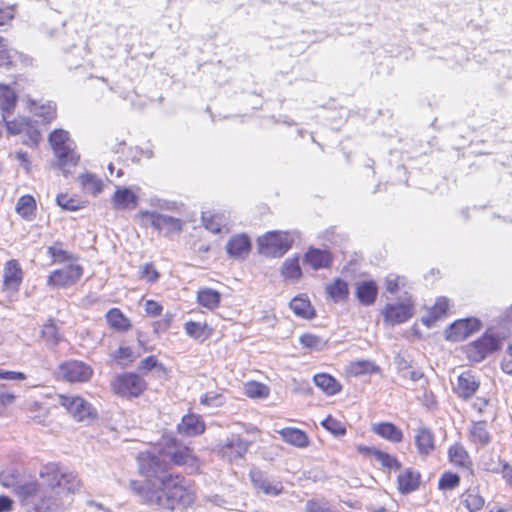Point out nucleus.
I'll return each mask as SVG.
<instances>
[{
	"instance_id": "nucleus-44",
	"label": "nucleus",
	"mask_w": 512,
	"mask_h": 512,
	"mask_svg": "<svg viewBox=\"0 0 512 512\" xmlns=\"http://www.w3.org/2000/svg\"><path fill=\"white\" fill-rule=\"evenodd\" d=\"M80 181L83 186V188L93 194L97 195L102 192L103 190V183L102 181L96 177V175L92 173H85L80 176Z\"/></svg>"
},
{
	"instance_id": "nucleus-3",
	"label": "nucleus",
	"mask_w": 512,
	"mask_h": 512,
	"mask_svg": "<svg viewBox=\"0 0 512 512\" xmlns=\"http://www.w3.org/2000/svg\"><path fill=\"white\" fill-rule=\"evenodd\" d=\"M40 477L44 479L56 494L75 493L80 488L77 474L63 468L59 463H48L40 470Z\"/></svg>"
},
{
	"instance_id": "nucleus-12",
	"label": "nucleus",
	"mask_w": 512,
	"mask_h": 512,
	"mask_svg": "<svg viewBox=\"0 0 512 512\" xmlns=\"http://www.w3.org/2000/svg\"><path fill=\"white\" fill-rule=\"evenodd\" d=\"M141 215L150 218V224L154 229L159 232L166 230V235L182 231L183 222L179 218L149 210L141 211Z\"/></svg>"
},
{
	"instance_id": "nucleus-43",
	"label": "nucleus",
	"mask_w": 512,
	"mask_h": 512,
	"mask_svg": "<svg viewBox=\"0 0 512 512\" xmlns=\"http://www.w3.org/2000/svg\"><path fill=\"white\" fill-rule=\"evenodd\" d=\"M39 491V484L37 481L19 482L14 489V492L21 498L22 501H27L31 497L37 495Z\"/></svg>"
},
{
	"instance_id": "nucleus-9",
	"label": "nucleus",
	"mask_w": 512,
	"mask_h": 512,
	"mask_svg": "<svg viewBox=\"0 0 512 512\" xmlns=\"http://www.w3.org/2000/svg\"><path fill=\"white\" fill-rule=\"evenodd\" d=\"M483 327L481 319L466 317L453 321L445 330V339L451 342H461L479 332Z\"/></svg>"
},
{
	"instance_id": "nucleus-37",
	"label": "nucleus",
	"mask_w": 512,
	"mask_h": 512,
	"mask_svg": "<svg viewBox=\"0 0 512 512\" xmlns=\"http://www.w3.org/2000/svg\"><path fill=\"white\" fill-rule=\"evenodd\" d=\"M186 334L198 341H205L211 332V328L206 323H200L196 321H188L184 325Z\"/></svg>"
},
{
	"instance_id": "nucleus-21",
	"label": "nucleus",
	"mask_w": 512,
	"mask_h": 512,
	"mask_svg": "<svg viewBox=\"0 0 512 512\" xmlns=\"http://www.w3.org/2000/svg\"><path fill=\"white\" fill-rule=\"evenodd\" d=\"M420 483L421 474L413 468H406L397 477V488L402 495H408L416 491Z\"/></svg>"
},
{
	"instance_id": "nucleus-15",
	"label": "nucleus",
	"mask_w": 512,
	"mask_h": 512,
	"mask_svg": "<svg viewBox=\"0 0 512 512\" xmlns=\"http://www.w3.org/2000/svg\"><path fill=\"white\" fill-rule=\"evenodd\" d=\"M225 250L230 258L244 260L252 250L251 238L246 233L233 235L227 241Z\"/></svg>"
},
{
	"instance_id": "nucleus-55",
	"label": "nucleus",
	"mask_w": 512,
	"mask_h": 512,
	"mask_svg": "<svg viewBox=\"0 0 512 512\" xmlns=\"http://www.w3.org/2000/svg\"><path fill=\"white\" fill-rule=\"evenodd\" d=\"M2 120L5 123L7 132L10 135H18V134L22 133L24 127L28 126V124H29V119H26V118L14 119V120H8V118H7V119H2Z\"/></svg>"
},
{
	"instance_id": "nucleus-61",
	"label": "nucleus",
	"mask_w": 512,
	"mask_h": 512,
	"mask_svg": "<svg viewBox=\"0 0 512 512\" xmlns=\"http://www.w3.org/2000/svg\"><path fill=\"white\" fill-rule=\"evenodd\" d=\"M26 378L27 376L23 372L0 369V380L23 381Z\"/></svg>"
},
{
	"instance_id": "nucleus-60",
	"label": "nucleus",
	"mask_w": 512,
	"mask_h": 512,
	"mask_svg": "<svg viewBox=\"0 0 512 512\" xmlns=\"http://www.w3.org/2000/svg\"><path fill=\"white\" fill-rule=\"evenodd\" d=\"M449 309L448 299L445 297H440L436 300L433 307L430 309L435 315H438L440 319L443 315L447 313Z\"/></svg>"
},
{
	"instance_id": "nucleus-46",
	"label": "nucleus",
	"mask_w": 512,
	"mask_h": 512,
	"mask_svg": "<svg viewBox=\"0 0 512 512\" xmlns=\"http://www.w3.org/2000/svg\"><path fill=\"white\" fill-rule=\"evenodd\" d=\"M460 476L451 471H445L438 481V489L441 491H451L459 486Z\"/></svg>"
},
{
	"instance_id": "nucleus-11",
	"label": "nucleus",
	"mask_w": 512,
	"mask_h": 512,
	"mask_svg": "<svg viewBox=\"0 0 512 512\" xmlns=\"http://www.w3.org/2000/svg\"><path fill=\"white\" fill-rule=\"evenodd\" d=\"M92 373L89 365L78 360L65 361L58 367V375L68 382H86L91 378Z\"/></svg>"
},
{
	"instance_id": "nucleus-59",
	"label": "nucleus",
	"mask_w": 512,
	"mask_h": 512,
	"mask_svg": "<svg viewBox=\"0 0 512 512\" xmlns=\"http://www.w3.org/2000/svg\"><path fill=\"white\" fill-rule=\"evenodd\" d=\"M0 483L6 488L15 489L19 481L14 472L3 471L0 473Z\"/></svg>"
},
{
	"instance_id": "nucleus-8",
	"label": "nucleus",
	"mask_w": 512,
	"mask_h": 512,
	"mask_svg": "<svg viewBox=\"0 0 512 512\" xmlns=\"http://www.w3.org/2000/svg\"><path fill=\"white\" fill-rule=\"evenodd\" d=\"M59 403L78 422H89L97 417L96 409L80 396L60 395Z\"/></svg>"
},
{
	"instance_id": "nucleus-17",
	"label": "nucleus",
	"mask_w": 512,
	"mask_h": 512,
	"mask_svg": "<svg viewBox=\"0 0 512 512\" xmlns=\"http://www.w3.org/2000/svg\"><path fill=\"white\" fill-rule=\"evenodd\" d=\"M249 477L254 488L262 491L265 495L278 496L284 491V487L281 482L269 480L267 475L258 468L251 469Z\"/></svg>"
},
{
	"instance_id": "nucleus-25",
	"label": "nucleus",
	"mask_w": 512,
	"mask_h": 512,
	"mask_svg": "<svg viewBox=\"0 0 512 512\" xmlns=\"http://www.w3.org/2000/svg\"><path fill=\"white\" fill-rule=\"evenodd\" d=\"M17 103V92L10 85L0 83V111L2 119H7L13 114Z\"/></svg>"
},
{
	"instance_id": "nucleus-39",
	"label": "nucleus",
	"mask_w": 512,
	"mask_h": 512,
	"mask_svg": "<svg viewBox=\"0 0 512 512\" xmlns=\"http://www.w3.org/2000/svg\"><path fill=\"white\" fill-rule=\"evenodd\" d=\"M470 438L475 444L487 446L491 442L490 433L486 428L485 421L473 423L470 429Z\"/></svg>"
},
{
	"instance_id": "nucleus-2",
	"label": "nucleus",
	"mask_w": 512,
	"mask_h": 512,
	"mask_svg": "<svg viewBox=\"0 0 512 512\" xmlns=\"http://www.w3.org/2000/svg\"><path fill=\"white\" fill-rule=\"evenodd\" d=\"M48 141L57 159L56 167L67 176L70 173L67 167L77 166L80 160V156L74 151V142L69 133L61 128L54 129L49 134Z\"/></svg>"
},
{
	"instance_id": "nucleus-49",
	"label": "nucleus",
	"mask_w": 512,
	"mask_h": 512,
	"mask_svg": "<svg viewBox=\"0 0 512 512\" xmlns=\"http://www.w3.org/2000/svg\"><path fill=\"white\" fill-rule=\"evenodd\" d=\"M305 512H336L324 498H312L306 501Z\"/></svg>"
},
{
	"instance_id": "nucleus-29",
	"label": "nucleus",
	"mask_w": 512,
	"mask_h": 512,
	"mask_svg": "<svg viewBox=\"0 0 512 512\" xmlns=\"http://www.w3.org/2000/svg\"><path fill=\"white\" fill-rule=\"evenodd\" d=\"M415 444L419 454L429 455L435 449V439L433 432L427 427L418 429L415 435Z\"/></svg>"
},
{
	"instance_id": "nucleus-7",
	"label": "nucleus",
	"mask_w": 512,
	"mask_h": 512,
	"mask_svg": "<svg viewBox=\"0 0 512 512\" xmlns=\"http://www.w3.org/2000/svg\"><path fill=\"white\" fill-rule=\"evenodd\" d=\"M251 444V441L245 440L237 434H232L217 445L216 452L218 456L229 463L238 462L244 459Z\"/></svg>"
},
{
	"instance_id": "nucleus-28",
	"label": "nucleus",
	"mask_w": 512,
	"mask_h": 512,
	"mask_svg": "<svg viewBox=\"0 0 512 512\" xmlns=\"http://www.w3.org/2000/svg\"><path fill=\"white\" fill-rule=\"evenodd\" d=\"M314 384L326 395L333 396L341 392V383L328 373H318L313 376Z\"/></svg>"
},
{
	"instance_id": "nucleus-57",
	"label": "nucleus",
	"mask_w": 512,
	"mask_h": 512,
	"mask_svg": "<svg viewBox=\"0 0 512 512\" xmlns=\"http://www.w3.org/2000/svg\"><path fill=\"white\" fill-rule=\"evenodd\" d=\"M141 278L153 284L159 280L160 273L155 269L152 263H146L141 268Z\"/></svg>"
},
{
	"instance_id": "nucleus-18",
	"label": "nucleus",
	"mask_w": 512,
	"mask_h": 512,
	"mask_svg": "<svg viewBox=\"0 0 512 512\" xmlns=\"http://www.w3.org/2000/svg\"><path fill=\"white\" fill-rule=\"evenodd\" d=\"M206 428L205 422L200 415L189 413L182 417L181 422L177 425L179 434L187 437H194L204 433Z\"/></svg>"
},
{
	"instance_id": "nucleus-63",
	"label": "nucleus",
	"mask_w": 512,
	"mask_h": 512,
	"mask_svg": "<svg viewBox=\"0 0 512 512\" xmlns=\"http://www.w3.org/2000/svg\"><path fill=\"white\" fill-rule=\"evenodd\" d=\"M162 310L163 306L155 300L150 299L145 302V311L150 316H159Z\"/></svg>"
},
{
	"instance_id": "nucleus-34",
	"label": "nucleus",
	"mask_w": 512,
	"mask_h": 512,
	"mask_svg": "<svg viewBox=\"0 0 512 512\" xmlns=\"http://www.w3.org/2000/svg\"><path fill=\"white\" fill-rule=\"evenodd\" d=\"M299 259V254H296L282 263L280 272L285 279L298 281L302 277L303 273Z\"/></svg>"
},
{
	"instance_id": "nucleus-33",
	"label": "nucleus",
	"mask_w": 512,
	"mask_h": 512,
	"mask_svg": "<svg viewBox=\"0 0 512 512\" xmlns=\"http://www.w3.org/2000/svg\"><path fill=\"white\" fill-rule=\"evenodd\" d=\"M106 321L116 331H128L131 328L130 320L118 308H111L106 313Z\"/></svg>"
},
{
	"instance_id": "nucleus-24",
	"label": "nucleus",
	"mask_w": 512,
	"mask_h": 512,
	"mask_svg": "<svg viewBox=\"0 0 512 512\" xmlns=\"http://www.w3.org/2000/svg\"><path fill=\"white\" fill-rule=\"evenodd\" d=\"M371 431L391 443H400L404 437L402 430L396 424L389 421L373 423Z\"/></svg>"
},
{
	"instance_id": "nucleus-47",
	"label": "nucleus",
	"mask_w": 512,
	"mask_h": 512,
	"mask_svg": "<svg viewBox=\"0 0 512 512\" xmlns=\"http://www.w3.org/2000/svg\"><path fill=\"white\" fill-rule=\"evenodd\" d=\"M245 393L253 399H264L269 395V388L263 383L251 381L246 385Z\"/></svg>"
},
{
	"instance_id": "nucleus-16",
	"label": "nucleus",
	"mask_w": 512,
	"mask_h": 512,
	"mask_svg": "<svg viewBox=\"0 0 512 512\" xmlns=\"http://www.w3.org/2000/svg\"><path fill=\"white\" fill-rule=\"evenodd\" d=\"M333 260V254L329 250L313 246H310L302 257L303 263L315 271L330 268Z\"/></svg>"
},
{
	"instance_id": "nucleus-14",
	"label": "nucleus",
	"mask_w": 512,
	"mask_h": 512,
	"mask_svg": "<svg viewBox=\"0 0 512 512\" xmlns=\"http://www.w3.org/2000/svg\"><path fill=\"white\" fill-rule=\"evenodd\" d=\"M356 450L359 454L364 457H373L377 462L380 463L383 469L388 471H397L402 467V463L398 458L388 452L380 450L374 446L358 445Z\"/></svg>"
},
{
	"instance_id": "nucleus-6",
	"label": "nucleus",
	"mask_w": 512,
	"mask_h": 512,
	"mask_svg": "<svg viewBox=\"0 0 512 512\" xmlns=\"http://www.w3.org/2000/svg\"><path fill=\"white\" fill-rule=\"evenodd\" d=\"M115 394L125 398H137L147 389V382L136 372L117 374L111 382Z\"/></svg>"
},
{
	"instance_id": "nucleus-32",
	"label": "nucleus",
	"mask_w": 512,
	"mask_h": 512,
	"mask_svg": "<svg viewBox=\"0 0 512 512\" xmlns=\"http://www.w3.org/2000/svg\"><path fill=\"white\" fill-rule=\"evenodd\" d=\"M448 458L452 464L461 468H470L472 465V461L467 450L459 443L449 447Z\"/></svg>"
},
{
	"instance_id": "nucleus-38",
	"label": "nucleus",
	"mask_w": 512,
	"mask_h": 512,
	"mask_svg": "<svg viewBox=\"0 0 512 512\" xmlns=\"http://www.w3.org/2000/svg\"><path fill=\"white\" fill-rule=\"evenodd\" d=\"M461 499L469 512H477L481 510L485 504L484 498L476 489H468L462 494Z\"/></svg>"
},
{
	"instance_id": "nucleus-1",
	"label": "nucleus",
	"mask_w": 512,
	"mask_h": 512,
	"mask_svg": "<svg viewBox=\"0 0 512 512\" xmlns=\"http://www.w3.org/2000/svg\"><path fill=\"white\" fill-rule=\"evenodd\" d=\"M137 461L139 471L147 478V482L131 481L130 487L143 496L147 503L169 511L194 503L195 496L190 488V481L171 470V463L184 465L190 461L196 462L187 447L171 451L169 462L164 456L151 452L140 453Z\"/></svg>"
},
{
	"instance_id": "nucleus-56",
	"label": "nucleus",
	"mask_w": 512,
	"mask_h": 512,
	"mask_svg": "<svg viewBox=\"0 0 512 512\" xmlns=\"http://www.w3.org/2000/svg\"><path fill=\"white\" fill-rule=\"evenodd\" d=\"M494 473H500L506 484L512 487V465L506 461H500L498 467L490 469Z\"/></svg>"
},
{
	"instance_id": "nucleus-64",
	"label": "nucleus",
	"mask_w": 512,
	"mask_h": 512,
	"mask_svg": "<svg viewBox=\"0 0 512 512\" xmlns=\"http://www.w3.org/2000/svg\"><path fill=\"white\" fill-rule=\"evenodd\" d=\"M13 500L5 494L0 495V512H9L13 509Z\"/></svg>"
},
{
	"instance_id": "nucleus-31",
	"label": "nucleus",
	"mask_w": 512,
	"mask_h": 512,
	"mask_svg": "<svg viewBox=\"0 0 512 512\" xmlns=\"http://www.w3.org/2000/svg\"><path fill=\"white\" fill-rule=\"evenodd\" d=\"M326 293L334 303L345 301L349 297V286L347 281L337 277L332 283L326 285Z\"/></svg>"
},
{
	"instance_id": "nucleus-5",
	"label": "nucleus",
	"mask_w": 512,
	"mask_h": 512,
	"mask_svg": "<svg viewBox=\"0 0 512 512\" xmlns=\"http://www.w3.org/2000/svg\"><path fill=\"white\" fill-rule=\"evenodd\" d=\"M502 345L503 339L491 329H487L479 338L466 346L465 353L471 362L480 363L489 355L501 350Z\"/></svg>"
},
{
	"instance_id": "nucleus-52",
	"label": "nucleus",
	"mask_w": 512,
	"mask_h": 512,
	"mask_svg": "<svg viewBox=\"0 0 512 512\" xmlns=\"http://www.w3.org/2000/svg\"><path fill=\"white\" fill-rule=\"evenodd\" d=\"M56 203L63 210L66 211H78L83 208L81 201L78 199L69 197L67 194H58L56 197Z\"/></svg>"
},
{
	"instance_id": "nucleus-36",
	"label": "nucleus",
	"mask_w": 512,
	"mask_h": 512,
	"mask_svg": "<svg viewBox=\"0 0 512 512\" xmlns=\"http://www.w3.org/2000/svg\"><path fill=\"white\" fill-rule=\"evenodd\" d=\"M36 201L32 195L26 194L18 199L16 212L25 220H32L35 217Z\"/></svg>"
},
{
	"instance_id": "nucleus-22",
	"label": "nucleus",
	"mask_w": 512,
	"mask_h": 512,
	"mask_svg": "<svg viewBox=\"0 0 512 512\" xmlns=\"http://www.w3.org/2000/svg\"><path fill=\"white\" fill-rule=\"evenodd\" d=\"M23 280V273L19 262L11 259L5 263L3 270V286L5 289L18 291Z\"/></svg>"
},
{
	"instance_id": "nucleus-40",
	"label": "nucleus",
	"mask_w": 512,
	"mask_h": 512,
	"mask_svg": "<svg viewBox=\"0 0 512 512\" xmlns=\"http://www.w3.org/2000/svg\"><path fill=\"white\" fill-rule=\"evenodd\" d=\"M31 109L35 115L42 118L44 123H50L56 118V104L52 101L38 105L35 100H31Z\"/></svg>"
},
{
	"instance_id": "nucleus-50",
	"label": "nucleus",
	"mask_w": 512,
	"mask_h": 512,
	"mask_svg": "<svg viewBox=\"0 0 512 512\" xmlns=\"http://www.w3.org/2000/svg\"><path fill=\"white\" fill-rule=\"evenodd\" d=\"M112 357L122 367H127L135 359L132 349L128 346H120L113 352Z\"/></svg>"
},
{
	"instance_id": "nucleus-35",
	"label": "nucleus",
	"mask_w": 512,
	"mask_h": 512,
	"mask_svg": "<svg viewBox=\"0 0 512 512\" xmlns=\"http://www.w3.org/2000/svg\"><path fill=\"white\" fill-rule=\"evenodd\" d=\"M41 337L50 346H56L62 341L59 327L53 318H49L42 326Z\"/></svg>"
},
{
	"instance_id": "nucleus-53",
	"label": "nucleus",
	"mask_w": 512,
	"mask_h": 512,
	"mask_svg": "<svg viewBox=\"0 0 512 512\" xmlns=\"http://www.w3.org/2000/svg\"><path fill=\"white\" fill-rule=\"evenodd\" d=\"M154 369H158L162 372H165L166 370L165 366L159 362L154 355L147 356L138 365V371L142 373H147Z\"/></svg>"
},
{
	"instance_id": "nucleus-62",
	"label": "nucleus",
	"mask_w": 512,
	"mask_h": 512,
	"mask_svg": "<svg viewBox=\"0 0 512 512\" xmlns=\"http://www.w3.org/2000/svg\"><path fill=\"white\" fill-rule=\"evenodd\" d=\"M172 321H173V314L167 312L166 314H164L162 319H160L159 321H157L154 324L155 331L158 333V332H164V331L168 330L171 326Z\"/></svg>"
},
{
	"instance_id": "nucleus-10",
	"label": "nucleus",
	"mask_w": 512,
	"mask_h": 512,
	"mask_svg": "<svg viewBox=\"0 0 512 512\" xmlns=\"http://www.w3.org/2000/svg\"><path fill=\"white\" fill-rule=\"evenodd\" d=\"M83 275V267L79 264H69L63 268L53 270L48 278L50 287H69L74 285Z\"/></svg>"
},
{
	"instance_id": "nucleus-13",
	"label": "nucleus",
	"mask_w": 512,
	"mask_h": 512,
	"mask_svg": "<svg viewBox=\"0 0 512 512\" xmlns=\"http://www.w3.org/2000/svg\"><path fill=\"white\" fill-rule=\"evenodd\" d=\"M382 315L386 324L399 325L413 316V305L405 302L387 303L382 310Z\"/></svg>"
},
{
	"instance_id": "nucleus-51",
	"label": "nucleus",
	"mask_w": 512,
	"mask_h": 512,
	"mask_svg": "<svg viewBox=\"0 0 512 512\" xmlns=\"http://www.w3.org/2000/svg\"><path fill=\"white\" fill-rule=\"evenodd\" d=\"M12 50L8 48V41L0 36V67L10 69L14 65Z\"/></svg>"
},
{
	"instance_id": "nucleus-20",
	"label": "nucleus",
	"mask_w": 512,
	"mask_h": 512,
	"mask_svg": "<svg viewBox=\"0 0 512 512\" xmlns=\"http://www.w3.org/2000/svg\"><path fill=\"white\" fill-rule=\"evenodd\" d=\"M378 296V286L373 279L356 283L355 297L362 306H371Z\"/></svg>"
},
{
	"instance_id": "nucleus-4",
	"label": "nucleus",
	"mask_w": 512,
	"mask_h": 512,
	"mask_svg": "<svg viewBox=\"0 0 512 512\" xmlns=\"http://www.w3.org/2000/svg\"><path fill=\"white\" fill-rule=\"evenodd\" d=\"M294 241V236L288 231H268L258 237L257 250L265 257L281 258L292 248Z\"/></svg>"
},
{
	"instance_id": "nucleus-58",
	"label": "nucleus",
	"mask_w": 512,
	"mask_h": 512,
	"mask_svg": "<svg viewBox=\"0 0 512 512\" xmlns=\"http://www.w3.org/2000/svg\"><path fill=\"white\" fill-rule=\"evenodd\" d=\"M394 363L401 377H407L406 371L411 368V361L405 355L398 353L394 357Z\"/></svg>"
},
{
	"instance_id": "nucleus-41",
	"label": "nucleus",
	"mask_w": 512,
	"mask_h": 512,
	"mask_svg": "<svg viewBox=\"0 0 512 512\" xmlns=\"http://www.w3.org/2000/svg\"><path fill=\"white\" fill-rule=\"evenodd\" d=\"M299 343L303 348L322 351L327 347L328 340L312 333H303L299 337Z\"/></svg>"
},
{
	"instance_id": "nucleus-42",
	"label": "nucleus",
	"mask_w": 512,
	"mask_h": 512,
	"mask_svg": "<svg viewBox=\"0 0 512 512\" xmlns=\"http://www.w3.org/2000/svg\"><path fill=\"white\" fill-rule=\"evenodd\" d=\"M62 242L57 241L54 245L47 247V254L52 258L53 263H65L75 259L73 254L62 248Z\"/></svg>"
},
{
	"instance_id": "nucleus-23",
	"label": "nucleus",
	"mask_w": 512,
	"mask_h": 512,
	"mask_svg": "<svg viewBox=\"0 0 512 512\" xmlns=\"http://www.w3.org/2000/svg\"><path fill=\"white\" fill-rule=\"evenodd\" d=\"M139 197L130 187H118L112 197L113 208L126 210L138 205Z\"/></svg>"
},
{
	"instance_id": "nucleus-26",
	"label": "nucleus",
	"mask_w": 512,
	"mask_h": 512,
	"mask_svg": "<svg viewBox=\"0 0 512 512\" xmlns=\"http://www.w3.org/2000/svg\"><path fill=\"white\" fill-rule=\"evenodd\" d=\"M283 441L297 448H306L310 444L307 433L299 428L285 427L278 431Z\"/></svg>"
},
{
	"instance_id": "nucleus-54",
	"label": "nucleus",
	"mask_w": 512,
	"mask_h": 512,
	"mask_svg": "<svg viewBox=\"0 0 512 512\" xmlns=\"http://www.w3.org/2000/svg\"><path fill=\"white\" fill-rule=\"evenodd\" d=\"M225 397L221 393L207 392L200 398V403L205 406L218 408L224 405Z\"/></svg>"
},
{
	"instance_id": "nucleus-30",
	"label": "nucleus",
	"mask_w": 512,
	"mask_h": 512,
	"mask_svg": "<svg viewBox=\"0 0 512 512\" xmlns=\"http://www.w3.org/2000/svg\"><path fill=\"white\" fill-rule=\"evenodd\" d=\"M196 299L199 305L212 311L219 307L222 294L216 289L201 288L197 292Z\"/></svg>"
},
{
	"instance_id": "nucleus-27",
	"label": "nucleus",
	"mask_w": 512,
	"mask_h": 512,
	"mask_svg": "<svg viewBox=\"0 0 512 512\" xmlns=\"http://www.w3.org/2000/svg\"><path fill=\"white\" fill-rule=\"evenodd\" d=\"M290 309L293 313L303 319H313L316 316V311L311 305L310 300L304 294L295 296L289 303Z\"/></svg>"
},
{
	"instance_id": "nucleus-19",
	"label": "nucleus",
	"mask_w": 512,
	"mask_h": 512,
	"mask_svg": "<svg viewBox=\"0 0 512 512\" xmlns=\"http://www.w3.org/2000/svg\"><path fill=\"white\" fill-rule=\"evenodd\" d=\"M479 386L480 382L471 373V371H466L458 376L454 392L463 400H468L474 396L479 389Z\"/></svg>"
},
{
	"instance_id": "nucleus-45",
	"label": "nucleus",
	"mask_w": 512,
	"mask_h": 512,
	"mask_svg": "<svg viewBox=\"0 0 512 512\" xmlns=\"http://www.w3.org/2000/svg\"><path fill=\"white\" fill-rule=\"evenodd\" d=\"M379 371V366L370 360H360L351 364V373L356 376L376 374Z\"/></svg>"
},
{
	"instance_id": "nucleus-48",
	"label": "nucleus",
	"mask_w": 512,
	"mask_h": 512,
	"mask_svg": "<svg viewBox=\"0 0 512 512\" xmlns=\"http://www.w3.org/2000/svg\"><path fill=\"white\" fill-rule=\"evenodd\" d=\"M321 426L326 429L328 432H330L335 437H341L346 434V428L345 426L338 421L337 419L333 418L331 415H328L322 422Z\"/></svg>"
}]
</instances>
